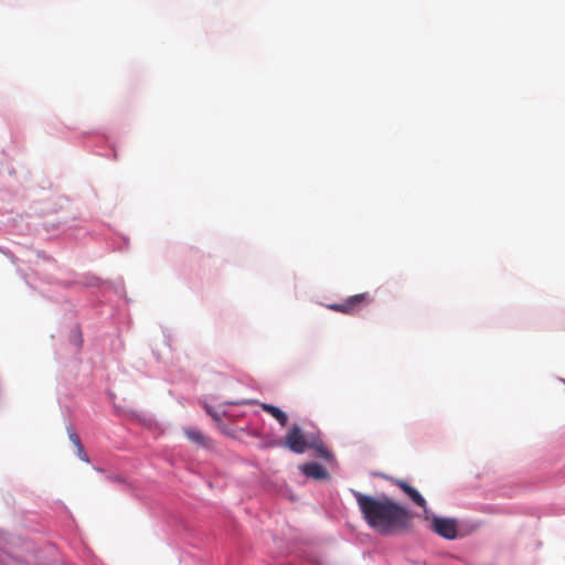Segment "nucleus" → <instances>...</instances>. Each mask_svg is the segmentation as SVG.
Returning a JSON list of instances; mask_svg holds the SVG:
<instances>
[{"mask_svg": "<svg viewBox=\"0 0 565 565\" xmlns=\"http://www.w3.org/2000/svg\"><path fill=\"white\" fill-rule=\"evenodd\" d=\"M303 475L316 480H324L328 478V471L317 462L305 463L301 466Z\"/></svg>", "mask_w": 565, "mask_h": 565, "instance_id": "6", "label": "nucleus"}, {"mask_svg": "<svg viewBox=\"0 0 565 565\" xmlns=\"http://www.w3.org/2000/svg\"><path fill=\"white\" fill-rule=\"evenodd\" d=\"M371 301L372 298L370 295L367 292H363L349 297L342 303L329 305L328 308L337 312L353 315L358 312L362 307L369 305Z\"/></svg>", "mask_w": 565, "mask_h": 565, "instance_id": "3", "label": "nucleus"}, {"mask_svg": "<svg viewBox=\"0 0 565 565\" xmlns=\"http://www.w3.org/2000/svg\"><path fill=\"white\" fill-rule=\"evenodd\" d=\"M390 481L398 487L416 505L426 509V500L414 487L396 478H390Z\"/></svg>", "mask_w": 565, "mask_h": 565, "instance_id": "5", "label": "nucleus"}, {"mask_svg": "<svg viewBox=\"0 0 565 565\" xmlns=\"http://www.w3.org/2000/svg\"><path fill=\"white\" fill-rule=\"evenodd\" d=\"M256 403H257L256 401L248 402V404H256Z\"/></svg>", "mask_w": 565, "mask_h": 565, "instance_id": "11", "label": "nucleus"}, {"mask_svg": "<svg viewBox=\"0 0 565 565\" xmlns=\"http://www.w3.org/2000/svg\"><path fill=\"white\" fill-rule=\"evenodd\" d=\"M67 431H68V438L72 441V444L75 446V448L83 446L82 441L79 439V436L76 434V431L74 430L73 427H70Z\"/></svg>", "mask_w": 565, "mask_h": 565, "instance_id": "9", "label": "nucleus"}, {"mask_svg": "<svg viewBox=\"0 0 565 565\" xmlns=\"http://www.w3.org/2000/svg\"><path fill=\"white\" fill-rule=\"evenodd\" d=\"M365 523L381 535H393L409 529L412 513L385 494L374 497L352 490Z\"/></svg>", "mask_w": 565, "mask_h": 565, "instance_id": "1", "label": "nucleus"}, {"mask_svg": "<svg viewBox=\"0 0 565 565\" xmlns=\"http://www.w3.org/2000/svg\"><path fill=\"white\" fill-rule=\"evenodd\" d=\"M286 446L296 454H302L308 448L316 449L321 457L328 458L330 452L319 440L312 438L307 439L301 428L294 425L285 437Z\"/></svg>", "mask_w": 565, "mask_h": 565, "instance_id": "2", "label": "nucleus"}, {"mask_svg": "<svg viewBox=\"0 0 565 565\" xmlns=\"http://www.w3.org/2000/svg\"><path fill=\"white\" fill-rule=\"evenodd\" d=\"M185 436L196 443V444H202L204 441V436L203 434L200 431V430H196V429H186L185 431Z\"/></svg>", "mask_w": 565, "mask_h": 565, "instance_id": "8", "label": "nucleus"}, {"mask_svg": "<svg viewBox=\"0 0 565 565\" xmlns=\"http://www.w3.org/2000/svg\"><path fill=\"white\" fill-rule=\"evenodd\" d=\"M259 405L264 412L270 414L282 427L287 425L288 416L280 408L266 403H260Z\"/></svg>", "mask_w": 565, "mask_h": 565, "instance_id": "7", "label": "nucleus"}, {"mask_svg": "<svg viewBox=\"0 0 565 565\" xmlns=\"http://www.w3.org/2000/svg\"><path fill=\"white\" fill-rule=\"evenodd\" d=\"M431 527L444 539L455 540L457 537L458 525L454 519L435 516L431 521Z\"/></svg>", "mask_w": 565, "mask_h": 565, "instance_id": "4", "label": "nucleus"}, {"mask_svg": "<svg viewBox=\"0 0 565 565\" xmlns=\"http://www.w3.org/2000/svg\"><path fill=\"white\" fill-rule=\"evenodd\" d=\"M76 452H77V456L79 457L81 460H83L85 462H88V456L85 452V449H84L83 446L76 448Z\"/></svg>", "mask_w": 565, "mask_h": 565, "instance_id": "10", "label": "nucleus"}]
</instances>
